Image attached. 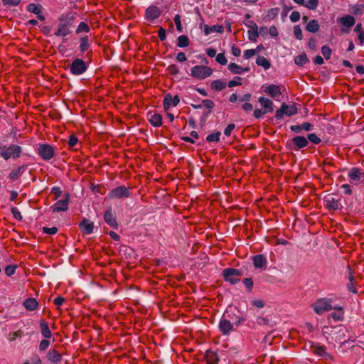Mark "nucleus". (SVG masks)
Instances as JSON below:
<instances>
[{
	"label": "nucleus",
	"mask_w": 364,
	"mask_h": 364,
	"mask_svg": "<svg viewBox=\"0 0 364 364\" xmlns=\"http://www.w3.org/2000/svg\"><path fill=\"white\" fill-rule=\"evenodd\" d=\"M312 307L314 311L319 315L323 314L326 311H331V309H336L341 311V307L334 306L331 305V299L327 298H320L317 299L313 304Z\"/></svg>",
	"instance_id": "f257e3e1"
},
{
	"label": "nucleus",
	"mask_w": 364,
	"mask_h": 364,
	"mask_svg": "<svg viewBox=\"0 0 364 364\" xmlns=\"http://www.w3.org/2000/svg\"><path fill=\"white\" fill-rule=\"evenodd\" d=\"M73 18V16L72 13L67 14L65 16L64 14H62L58 18L59 23L58 29L55 33V36L58 37H65L69 35L70 33V23L67 20H72Z\"/></svg>",
	"instance_id": "f03ea898"
},
{
	"label": "nucleus",
	"mask_w": 364,
	"mask_h": 364,
	"mask_svg": "<svg viewBox=\"0 0 364 364\" xmlns=\"http://www.w3.org/2000/svg\"><path fill=\"white\" fill-rule=\"evenodd\" d=\"M0 151L1 157L7 161L9 159L19 158L22 153V148L16 144H11L9 146H0Z\"/></svg>",
	"instance_id": "7ed1b4c3"
},
{
	"label": "nucleus",
	"mask_w": 364,
	"mask_h": 364,
	"mask_svg": "<svg viewBox=\"0 0 364 364\" xmlns=\"http://www.w3.org/2000/svg\"><path fill=\"white\" fill-rule=\"evenodd\" d=\"M213 74V69L205 65H196L191 70V75L198 80H204Z\"/></svg>",
	"instance_id": "20e7f679"
},
{
	"label": "nucleus",
	"mask_w": 364,
	"mask_h": 364,
	"mask_svg": "<svg viewBox=\"0 0 364 364\" xmlns=\"http://www.w3.org/2000/svg\"><path fill=\"white\" fill-rule=\"evenodd\" d=\"M70 72L74 75H80L87 70V63L80 58L73 60L69 65Z\"/></svg>",
	"instance_id": "39448f33"
},
{
	"label": "nucleus",
	"mask_w": 364,
	"mask_h": 364,
	"mask_svg": "<svg viewBox=\"0 0 364 364\" xmlns=\"http://www.w3.org/2000/svg\"><path fill=\"white\" fill-rule=\"evenodd\" d=\"M228 314H224L219 321L218 328L223 336H228L235 330L234 323L228 318Z\"/></svg>",
	"instance_id": "423d86ee"
},
{
	"label": "nucleus",
	"mask_w": 364,
	"mask_h": 364,
	"mask_svg": "<svg viewBox=\"0 0 364 364\" xmlns=\"http://www.w3.org/2000/svg\"><path fill=\"white\" fill-rule=\"evenodd\" d=\"M223 275L226 282L235 284L240 281L239 277L242 275V273L237 269L226 268L223 271Z\"/></svg>",
	"instance_id": "0eeeda50"
},
{
	"label": "nucleus",
	"mask_w": 364,
	"mask_h": 364,
	"mask_svg": "<svg viewBox=\"0 0 364 364\" xmlns=\"http://www.w3.org/2000/svg\"><path fill=\"white\" fill-rule=\"evenodd\" d=\"M297 113V108L294 105H287L284 102L282 103L279 109L277 110L275 117L281 119L284 115L292 116Z\"/></svg>",
	"instance_id": "6e6552de"
},
{
	"label": "nucleus",
	"mask_w": 364,
	"mask_h": 364,
	"mask_svg": "<svg viewBox=\"0 0 364 364\" xmlns=\"http://www.w3.org/2000/svg\"><path fill=\"white\" fill-rule=\"evenodd\" d=\"M130 196L131 191L124 186H120L112 189L108 194L109 198L115 199L129 198Z\"/></svg>",
	"instance_id": "1a4fd4ad"
},
{
	"label": "nucleus",
	"mask_w": 364,
	"mask_h": 364,
	"mask_svg": "<svg viewBox=\"0 0 364 364\" xmlns=\"http://www.w3.org/2000/svg\"><path fill=\"white\" fill-rule=\"evenodd\" d=\"M309 144L308 139L302 136H296L291 141H287V145L291 149L298 151L306 147Z\"/></svg>",
	"instance_id": "9d476101"
},
{
	"label": "nucleus",
	"mask_w": 364,
	"mask_h": 364,
	"mask_svg": "<svg viewBox=\"0 0 364 364\" xmlns=\"http://www.w3.org/2000/svg\"><path fill=\"white\" fill-rule=\"evenodd\" d=\"M38 154L43 160L48 161L54 156V149L49 144H40L38 149Z\"/></svg>",
	"instance_id": "9b49d317"
},
{
	"label": "nucleus",
	"mask_w": 364,
	"mask_h": 364,
	"mask_svg": "<svg viewBox=\"0 0 364 364\" xmlns=\"http://www.w3.org/2000/svg\"><path fill=\"white\" fill-rule=\"evenodd\" d=\"M338 22H339L343 26L348 28V29L342 28L341 31L343 33H348L350 31L349 28L354 26L355 23V19L353 16L350 15H346L343 17L338 18Z\"/></svg>",
	"instance_id": "f8f14e48"
},
{
	"label": "nucleus",
	"mask_w": 364,
	"mask_h": 364,
	"mask_svg": "<svg viewBox=\"0 0 364 364\" xmlns=\"http://www.w3.org/2000/svg\"><path fill=\"white\" fill-rule=\"evenodd\" d=\"M104 220L105 223L109 225L111 228L117 229L118 227L117 222L116 220V218L112 212V209L111 207H109L106 209L104 214Z\"/></svg>",
	"instance_id": "ddd939ff"
},
{
	"label": "nucleus",
	"mask_w": 364,
	"mask_h": 364,
	"mask_svg": "<svg viewBox=\"0 0 364 364\" xmlns=\"http://www.w3.org/2000/svg\"><path fill=\"white\" fill-rule=\"evenodd\" d=\"M180 102L179 97L175 95L173 97L171 94L166 95L164 99V108L166 112L170 108L171 106L176 107Z\"/></svg>",
	"instance_id": "4468645a"
},
{
	"label": "nucleus",
	"mask_w": 364,
	"mask_h": 364,
	"mask_svg": "<svg viewBox=\"0 0 364 364\" xmlns=\"http://www.w3.org/2000/svg\"><path fill=\"white\" fill-rule=\"evenodd\" d=\"M161 16L159 8L156 6H151L146 9L145 16L149 21H153L158 18Z\"/></svg>",
	"instance_id": "2eb2a0df"
},
{
	"label": "nucleus",
	"mask_w": 364,
	"mask_h": 364,
	"mask_svg": "<svg viewBox=\"0 0 364 364\" xmlns=\"http://www.w3.org/2000/svg\"><path fill=\"white\" fill-rule=\"evenodd\" d=\"M70 196L68 194L65 195L63 200H58L53 205V212L65 211L68 208Z\"/></svg>",
	"instance_id": "dca6fc26"
},
{
	"label": "nucleus",
	"mask_w": 364,
	"mask_h": 364,
	"mask_svg": "<svg viewBox=\"0 0 364 364\" xmlns=\"http://www.w3.org/2000/svg\"><path fill=\"white\" fill-rule=\"evenodd\" d=\"M27 11L35 14L40 21H43L45 20V16L42 14V6L41 5H37L33 3L29 4L27 6Z\"/></svg>",
	"instance_id": "f3484780"
},
{
	"label": "nucleus",
	"mask_w": 364,
	"mask_h": 364,
	"mask_svg": "<svg viewBox=\"0 0 364 364\" xmlns=\"http://www.w3.org/2000/svg\"><path fill=\"white\" fill-rule=\"evenodd\" d=\"M264 91L273 98L279 97L282 95L280 87L273 84L267 86Z\"/></svg>",
	"instance_id": "a211bd4d"
},
{
	"label": "nucleus",
	"mask_w": 364,
	"mask_h": 364,
	"mask_svg": "<svg viewBox=\"0 0 364 364\" xmlns=\"http://www.w3.org/2000/svg\"><path fill=\"white\" fill-rule=\"evenodd\" d=\"M80 228L81 231L86 235H90L93 232L94 223L87 219L84 218L80 223Z\"/></svg>",
	"instance_id": "6ab92c4d"
},
{
	"label": "nucleus",
	"mask_w": 364,
	"mask_h": 364,
	"mask_svg": "<svg viewBox=\"0 0 364 364\" xmlns=\"http://www.w3.org/2000/svg\"><path fill=\"white\" fill-rule=\"evenodd\" d=\"M48 360L54 364H58L62 360V354L55 349H50L47 353Z\"/></svg>",
	"instance_id": "aec40b11"
},
{
	"label": "nucleus",
	"mask_w": 364,
	"mask_h": 364,
	"mask_svg": "<svg viewBox=\"0 0 364 364\" xmlns=\"http://www.w3.org/2000/svg\"><path fill=\"white\" fill-rule=\"evenodd\" d=\"M41 333L44 338H50L52 337L51 331L49 328L48 323L44 319L39 321Z\"/></svg>",
	"instance_id": "412c9836"
},
{
	"label": "nucleus",
	"mask_w": 364,
	"mask_h": 364,
	"mask_svg": "<svg viewBox=\"0 0 364 364\" xmlns=\"http://www.w3.org/2000/svg\"><path fill=\"white\" fill-rule=\"evenodd\" d=\"M252 262L256 268H265L267 264L266 257L261 254L254 256Z\"/></svg>",
	"instance_id": "4be33fe9"
},
{
	"label": "nucleus",
	"mask_w": 364,
	"mask_h": 364,
	"mask_svg": "<svg viewBox=\"0 0 364 364\" xmlns=\"http://www.w3.org/2000/svg\"><path fill=\"white\" fill-rule=\"evenodd\" d=\"M149 122L150 124L155 127H159L162 125V116L159 113H149Z\"/></svg>",
	"instance_id": "5701e85b"
},
{
	"label": "nucleus",
	"mask_w": 364,
	"mask_h": 364,
	"mask_svg": "<svg viewBox=\"0 0 364 364\" xmlns=\"http://www.w3.org/2000/svg\"><path fill=\"white\" fill-rule=\"evenodd\" d=\"M258 102L260 103L261 106L263 107V109L266 113L272 112L274 110L273 108V102L268 98H265L264 97H260L258 100Z\"/></svg>",
	"instance_id": "b1692460"
},
{
	"label": "nucleus",
	"mask_w": 364,
	"mask_h": 364,
	"mask_svg": "<svg viewBox=\"0 0 364 364\" xmlns=\"http://www.w3.org/2000/svg\"><path fill=\"white\" fill-rule=\"evenodd\" d=\"M223 31L224 28L221 25H213L212 26H209L208 25H204L203 27V32L205 36H208L211 33H223Z\"/></svg>",
	"instance_id": "393cba45"
},
{
	"label": "nucleus",
	"mask_w": 364,
	"mask_h": 364,
	"mask_svg": "<svg viewBox=\"0 0 364 364\" xmlns=\"http://www.w3.org/2000/svg\"><path fill=\"white\" fill-rule=\"evenodd\" d=\"M228 70L233 74H242L244 72H248L250 68H242L235 63H231L228 65Z\"/></svg>",
	"instance_id": "a878e982"
},
{
	"label": "nucleus",
	"mask_w": 364,
	"mask_h": 364,
	"mask_svg": "<svg viewBox=\"0 0 364 364\" xmlns=\"http://www.w3.org/2000/svg\"><path fill=\"white\" fill-rule=\"evenodd\" d=\"M326 206L331 210H336L340 208V203L333 197L328 196L325 199Z\"/></svg>",
	"instance_id": "bb28decb"
},
{
	"label": "nucleus",
	"mask_w": 364,
	"mask_h": 364,
	"mask_svg": "<svg viewBox=\"0 0 364 364\" xmlns=\"http://www.w3.org/2000/svg\"><path fill=\"white\" fill-rule=\"evenodd\" d=\"M364 173H362L358 168H353L348 173V177L351 181H359Z\"/></svg>",
	"instance_id": "cd10ccee"
},
{
	"label": "nucleus",
	"mask_w": 364,
	"mask_h": 364,
	"mask_svg": "<svg viewBox=\"0 0 364 364\" xmlns=\"http://www.w3.org/2000/svg\"><path fill=\"white\" fill-rule=\"evenodd\" d=\"M23 306L26 310L31 311L37 309L38 303L34 298H28L23 301Z\"/></svg>",
	"instance_id": "c85d7f7f"
},
{
	"label": "nucleus",
	"mask_w": 364,
	"mask_h": 364,
	"mask_svg": "<svg viewBox=\"0 0 364 364\" xmlns=\"http://www.w3.org/2000/svg\"><path fill=\"white\" fill-rule=\"evenodd\" d=\"M205 358L208 364H218L219 360L217 353L212 350L206 351Z\"/></svg>",
	"instance_id": "c756f323"
},
{
	"label": "nucleus",
	"mask_w": 364,
	"mask_h": 364,
	"mask_svg": "<svg viewBox=\"0 0 364 364\" xmlns=\"http://www.w3.org/2000/svg\"><path fill=\"white\" fill-rule=\"evenodd\" d=\"M226 87V82L221 80H215L210 84V87L214 91H221Z\"/></svg>",
	"instance_id": "7c9ffc66"
},
{
	"label": "nucleus",
	"mask_w": 364,
	"mask_h": 364,
	"mask_svg": "<svg viewBox=\"0 0 364 364\" xmlns=\"http://www.w3.org/2000/svg\"><path fill=\"white\" fill-rule=\"evenodd\" d=\"M90 46V43H89L88 36H83L80 38V46L79 49L81 52L84 53L87 51Z\"/></svg>",
	"instance_id": "2f4dec72"
},
{
	"label": "nucleus",
	"mask_w": 364,
	"mask_h": 364,
	"mask_svg": "<svg viewBox=\"0 0 364 364\" xmlns=\"http://www.w3.org/2000/svg\"><path fill=\"white\" fill-rule=\"evenodd\" d=\"M306 31L311 33H316L319 30V25L316 20H311L306 26Z\"/></svg>",
	"instance_id": "473e14b6"
},
{
	"label": "nucleus",
	"mask_w": 364,
	"mask_h": 364,
	"mask_svg": "<svg viewBox=\"0 0 364 364\" xmlns=\"http://www.w3.org/2000/svg\"><path fill=\"white\" fill-rule=\"evenodd\" d=\"M256 63L265 70H268L271 67L269 61L264 56H258L256 60Z\"/></svg>",
	"instance_id": "72a5a7b5"
},
{
	"label": "nucleus",
	"mask_w": 364,
	"mask_h": 364,
	"mask_svg": "<svg viewBox=\"0 0 364 364\" xmlns=\"http://www.w3.org/2000/svg\"><path fill=\"white\" fill-rule=\"evenodd\" d=\"M190 44V41L187 36L181 35L177 38V46L180 48L188 47Z\"/></svg>",
	"instance_id": "f704fd0d"
},
{
	"label": "nucleus",
	"mask_w": 364,
	"mask_h": 364,
	"mask_svg": "<svg viewBox=\"0 0 364 364\" xmlns=\"http://www.w3.org/2000/svg\"><path fill=\"white\" fill-rule=\"evenodd\" d=\"M220 135L221 133L220 132H216L208 135L205 140L208 142H218L220 141Z\"/></svg>",
	"instance_id": "c9c22d12"
},
{
	"label": "nucleus",
	"mask_w": 364,
	"mask_h": 364,
	"mask_svg": "<svg viewBox=\"0 0 364 364\" xmlns=\"http://www.w3.org/2000/svg\"><path fill=\"white\" fill-rule=\"evenodd\" d=\"M308 62V58L306 54L303 53L294 58V63L299 66H303Z\"/></svg>",
	"instance_id": "e433bc0d"
},
{
	"label": "nucleus",
	"mask_w": 364,
	"mask_h": 364,
	"mask_svg": "<svg viewBox=\"0 0 364 364\" xmlns=\"http://www.w3.org/2000/svg\"><path fill=\"white\" fill-rule=\"evenodd\" d=\"M22 335H23V331L21 330H18V331H16L15 332L9 333L7 338H8L9 341H14L18 338L21 337Z\"/></svg>",
	"instance_id": "4c0bfd02"
},
{
	"label": "nucleus",
	"mask_w": 364,
	"mask_h": 364,
	"mask_svg": "<svg viewBox=\"0 0 364 364\" xmlns=\"http://www.w3.org/2000/svg\"><path fill=\"white\" fill-rule=\"evenodd\" d=\"M318 4V0H308L306 3H304L305 7L311 10H315Z\"/></svg>",
	"instance_id": "58836bf2"
},
{
	"label": "nucleus",
	"mask_w": 364,
	"mask_h": 364,
	"mask_svg": "<svg viewBox=\"0 0 364 364\" xmlns=\"http://www.w3.org/2000/svg\"><path fill=\"white\" fill-rule=\"evenodd\" d=\"M331 53L332 50L328 46H323L321 47V53L326 60L330 59Z\"/></svg>",
	"instance_id": "ea45409f"
},
{
	"label": "nucleus",
	"mask_w": 364,
	"mask_h": 364,
	"mask_svg": "<svg viewBox=\"0 0 364 364\" xmlns=\"http://www.w3.org/2000/svg\"><path fill=\"white\" fill-rule=\"evenodd\" d=\"M89 31H90V27L85 22H80L77 26V30H76V32L77 33H81V32L88 33Z\"/></svg>",
	"instance_id": "a19ab883"
},
{
	"label": "nucleus",
	"mask_w": 364,
	"mask_h": 364,
	"mask_svg": "<svg viewBox=\"0 0 364 364\" xmlns=\"http://www.w3.org/2000/svg\"><path fill=\"white\" fill-rule=\"evenodd\" d=\"M308 141H310L311 142L318 144L321 142V139L314 133L309 134L307 136Z\"/></svg>",
	"instance_id": "79ce46f5"
},
{
	"label": "nucleus",
	"mask_w": 364,
	"mask_h": 364,
	"mask_svg": "<svg viewBox=\"0 0 364 364\" xmlns=\"http://www.w3.org/2000/svg\"><path fill=\"white\" fill-rule=\"evenodd\" d=\"M17 266L15 264L9 265L5 269V273L7 276L11 277L15 274Z\"/></svg>",
	"instance_id": "37998d69"
},
{
	"label": "nucleus",
	"mask_w": 364,
	"mask_h": 364,
	"mask_svg": "<svg viewBox=\"0 0 364 364\" xmlns=\"http://www.w3.org/2000/svg\"><path fill=\"white\" fill-rule=\"evenodd\" d=\"M48 338L43 339L39 344V350L45 351L50 346V343L48 340Z\"/></svg>",
	"instance_id": "c03bdc74"
},
{
	"label": "nucleus",
	"mask_w": 364,
	"mask_h": 364,
	"mask_svg": "<svg viewBox=\"0 0 364 364\" xmlns=\"http://www.w3.org/2000/svg\"><path fill=\"white\" fill-rule=\"evenodd\" d=\"M216 61L220 65H225L228 63V60L226 59L224 53H218L216 55Z\"/></svg>",
	"instance_id": "a18cd8bd"
},
{
	"label": "nucleus",
	"mask_w": 364,
	"mask_h": 364,
	"mask_svg": "<svg viewBox=\"0 0 364 364\" xmlns=\"http://www.w3.org/2000/svg\"><path fill=\"white\" fill-rule=\"evenodd\" d=\"M294 35L296 37V38L299 40H301L303 38L302 31L299 26H295L294 27Z\"/></svg>",
	"instance_id": "49530a36"
},
{
	"label": "nucleus",
	"mask_w": 364,
	"mask_h": 364,
	"mask_svg": "<svg viewBox=\"0 0 364 364\" xmlns=\"http://www.w3.org/2000/svg\"><path fill=\"white\" fill-rule=\"evenodd\" d=\"M259 37V31L258 30L248 31V38L252 41H255L256 39Z\"/></svg>",
	"instance_id": "de8ad7c7"
},
{
	"label": "nucleus",
	"mask_w": 364,
	"mask_h": 364,
	"mask_svg": "<svg viewBox=\"0 0 364 364\" xmlns=\"http://www.w3.org/2000/svg\"><path fill=\"white\" fill-rule=\"evenodd\" d=\"M11 213L15 219H16L18 220H22V216H21V212L19 211V210L17 208H16V207L11 208Z\"/></svg>",
	"instance_id": "09e8293b"
},
{
	"label": "nucleus",
	"mask_w": 364,
	"mask_h": 364,
	"mask_svg": "<svg viewBox=\"0 0 364 364\" xmlns=\"http://www.w3.org/2000/svg\"><path fill=\"white\" fill-rule=\"evenodd\" d=\"M21 167H18V168L15 169V170H13L10 174H9V178L11 179V180H16L18 178V177L19 176V175L21 174Z\"/></svg>",
	"instance_id": "8fccbe9b"
},
{
	"label": "nucleus",
	"mask_w": 364,
	"mask_h": 364,
	"mask_svg": "<svg viewBox=\"0 0 364 364\" xmlns=\"http://www.w3.org/2000/svg\"><path fill=\"white\" fill-rule=\"evenodd\" d=\"M78 142V139L75 135H70L68 139V146L73 148Z\"/></svg>",
	"instance_id": "3c124183"
},
{
	"label": "nucleus",
	"mask_w": 364,
	"mask_h": 364,
	"mask_svg": "<svg viewBox=\"0 0 364 364\" xmlns=\"http://www.w3.org/2000/svg\"><path fill=\"white\" fill-rule=\"evenodd\" d=\"M43 231L44 233H46L48 235H54L58 232V228L56 227H52V228L44 227L43 228Z\"/></svg>",
	"instance_id": "603ef678"
},
{
	"label": "nucleus",
	"mask_w": 364,
	"mask_h": 364,
	"mask_svg": "<svg viewBox=\"0 0 364 364\" xmlns=\"http://www.w3.org/2000/svg\"><path fill=\"white\" fill-rule=\"evenodd\" d=\"M235 124H229L226 128L224 130V134L227 136H229L231 135V133L232 132V130L235 129Z\"/></svg>",
	"instance_id": "864d4df0"
},
{
	"label": "nucleus",
	"mask_w": 364,
	"mask_h": 364,
	"mask_svg": "<svg viewBox=\"0 0 364 364\" xmlns=\"http://www.w3.org/2000/svg\"><path fill=\"white\" fill-rule=\"evenodd\" d=\"M300 14L299 11H293L291 14H290V16H289V18L290 20L295 23V22H297L299 19H300Z\"/></svg>",
	"instance_id": "5fc2aeb1"
},
{
	"label": "nucleus",
	"mask_w": 364,
	"mask_h": 364,
	"mask_svg": "<svg viewBox=\"0 0 364 364\" xmlns=\"http://www.w3.org/2000/svg\"><path fill=\"white\" fill-rule=\"evenodd\" d=\"M174 22L176 26V29L179 31H182V25L181 21V17L179 15H176L174 17Z\"/></svg>",
	"instance_id": "6e6d98bb"
},
{
	"label": "nucleus",
	"mask_w": 364,
	"mask_h": 364,
	"mask_svg": "<svg viewBox=\"0 0 364 364\" xmlns=\"http://www.w3.org/2000/svg\"><path fill=\"white\" fill-rule=\"evenodd\" d=\"M314 351L316 354L323 356L326 354V348L323 346H316Z\"/></svg>",
	"instance_id": "4d7b16f0"
},
{
	"label": "nucleus",
	"mask_w": 364,
	"mask_h": 364,
	"mask_svg": "<svg viewBox=\"0 0 364 364\" xmlns=\"http://www.w3.org/2000/svg\"><path fill=\"white\" fill-rule=\"evenodd\" d=\"M256 53V50L255 49H248V50H246L245 52H244V58L245 59H250V58H252L253 55H255Z\"/></svg>",
	"instance_id": "13d9d810"
},
{
	"label": "nucleus",
	"mask_w": 364,
	"mask_h": 364,
	"mask_svg": "<svg viewBox=\"0 0 364 364\" xmlns=\"http://www.w3.org/2000/svg\"><path fill=\"white\" fill-rule=\"evenodd\" d=\"M243 283L248 289L249 291H250L253 287V282L251 278H246L243 280Z\"/></svg>",
	"instance_id": "bf43d9fd"
},
{
	"label": "nucleus",
	"mask_w": 364,
	"mask_h": 364,
	"mask_svg": "<svg viewBox=\"0 0 364 364\" xmlns=\"http://www.w3.org/2000/svg\"><path fill=\"white\" fill-rule=\"evenodd\" d=\"M202 103L205 108L209 109L213 108L215 106L214 102L210 100H203Z\"/></svg>",
	"instance_id": "052dcab7"
},
{
	"label": "nucleus",
	"mask_w": 364,
	"mask_h": 364,
	"mask_svg": "<svg viewBox=\"0 0 364 364\" xmlns=\"http://www.w3.org/2000/svg\"><path fill=\"white\" fill-rule=\"evenodd\" d=\"M341 188L343 191V193L346 195H350L352 193V190L348 184H343L341 186Z\"/></svg>",
	"instance_id": "680f3d73"
},
{
	"label": "nucleus",
	"mask_w": 364,
	"mask_h": 364,
	"mask_svg": "<svg viewBox=\"0 0 364 364\" xmlns=\"http://www.w3.org/2000/svg\"><path fill=\"white\" fill-rule=\"evenodd\" d=\"M158 36L160 40L161 41H164L166 38V30L164 28L161 27L158 31Z\"/></svg>",
	"instance_id": "e2e57ef3"
},
{
	"label": "nucleus",
	"mask_w": 364,
	"mask_h": 364,
	"mask_svg": "<svg viewBox=\"0 0 364 364\" xmlns=\"http://www.w3.org/2000/svg\"><path fill=\"white\" fill-rule=\"evenodd\" d=\"M266 114V112H264V110L262 109H256L255 111H254V117L257 119H259L261 118L263 115H264Z\"/></svg>",
	"instance_id": "0e129e2a"
},
{
	"label": "nucleus",
	"mask_w": 364,
	"mask_h": 364,
	"mask_svg": "<svg viewBox=\"0 0 364 364\" xmlns=\"http://www.w3.org/2000/svg\"><path fill=\"white\" fill-rule=\"evenodd\" d=\"M308 46L311 50H316V40L314 38H311L309 41Z\"/></svg>",
	"instance_id": "69168bd1"
},
{
	"label": "nucleus",
	"mask_w": 364,
	"mask_h": 364,
	"mask_svg": "<svg viewBox=\"0 0 364 364\" xmlns=\"http://www.w3.org/2000/svg\"><path fill=\"white\" fill-rule=\"evenodd\" d=\"M53 302H54L55 305H56L57 306H60L64 304L65 299L62 296H58L54 299Z\"/></svg>",
	"instance_id": "338daca9"
},
{
	"label": "nucleus",
	"mask_w": 364,
	"mask_h": 364,
	"mask_svg": "<svg viewBox=\"0 0 364 364\" xmlns=\"http://www.w3.org/2000/svg\"><path fill=\"white\" fill-rule=\"evenodd\" d=\"M353 13L355 14H363L364 13V6L363 5L356 6L354 9Z\"/></svg>",
	"instance_id": "774afa93"
}]
</instances>
